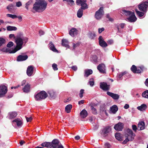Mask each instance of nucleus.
I'll return each mask as SVG.
<instances>
[{"instance_id":"nucleus-31","label":"nucleus","mask_w":148,"mask_h":148,"mask_svg":"<svg viewBox=\"0 0 148 148\" xmlns=\"http://www.w3.org/2000/svg\"><path fill=\"white\" fill-rule=\"evenodd\" d=\"M48 95L51 98L53 99L55 98L56 95L55 92L53 90H50L48 92V94L47 93V97Z\"/></svg>"},{"instance_id":"nucleus-33","label":"nucleus","mask_w":148,"mask_h":148,"mask_svg":"<svg viewBox=\"0 0 148 148\" xmlns=\"http://www.w3.org/2000/svg\"><path fill=\"white\" fill-rule=\"evenodd\" d=\"M110 111L113 113H115L118 110V108L116 105H114L110 108Z\"/></svg>"},{"instance_id":"nucleus-32","label":"nucleus","mask_w":148,"mask_h":148,"mask_svg":"<svg viewBox=\"0 0 148 148\" xmlns=\"http://www.w3.org/2000/svg\"><path fill=\"white\" fill-rule=\"evenodd\" d=\"M147 108V106L145 104H142L140 106L137 107V109L140 111H144Z\"/></svg>"},{"instance_id":"nucleus-26","label":"nucleus","mask_w":148,"mask_h":148,"mask_svg":"<svg viewBox=\"0 0 148 148\" xmlns=\"http://www.w3.org/2000/svg\"><path fill=\"white\" fill-rule=\"evenodd\" d=\"M17 115V112H9L8 116L11 119L14 118Z\"/></svg>"},{"instance_id":"nucleus-11","label":"nucleus","mask_w":148,"mask_h":148,"mask_svg":"<svg viewBox=\"0 0 148 148\" xmlns=\"http://www.w3.org/2000/svg\"><path fill=\"white\" fill-rule=\"evenodd\" d=\"M100 88L104 91H107L110 89V85L106 82H101L100 84Z\"/></svg>"},{"instance_id":"nucleus-24","label":"nucleus","mask_w":148,"mask_h":148,"mask_svg":"<svg viewBox=\"0 0 148 148\" xmlns=\"http://www.w3.org/2000/svg\"><path fill=\"white\" fill-rule=\"evenodd\" d=\"M145 128V123L144 121L139 122L138 124V129L139 130H144Z\"/></svg>"},{"instance_id":"nucleus-60","label":"nucleus","mask_w":148,"mask_h":148,"mask_svg":"<svg viewBox=\"0 0 148 148\" xmlns=\"http://www.w3.org/2000/svg\"><path fill=\"white\" fill-rule=\"evenodd\" d=\"M129 141H130L128 139L126 138L123 141V144H126L127 142H128Z\"/></svg>"},{"instance_id":"nucleus-59","label":"nucleus","mask_w":148,"mask_h":148,"mask_svg":"<svg viewBox=\"0 0 148 148\" xmlns=\"http://www.w3.org/2000/svg\"><path fill=\"white\" fill-rule=\"evenodd\" d=\"M106 18H108L110 21H113V19L110 17V16L109 14H107Z\"/></svg>"},{"instance_id":"nucleus-34","label":"nucleus","mask_w":148,"mask_h":148,"mask_svg":"<svg viewBox=\"0 0 148 148\" xmlns=\"http://www.w3.org/2000/svg\"><path fill=\"white\" fill-rule=\"evenodd\" d=\"M23 90L24 92L28 93L30 91V85L28 84L25 85Z\"/></svg>"},{"instance_id":"nucleus-17","label":"nucleus","mask_w":148,"mask_h":148,"mask_svg":"<svg viewBox=\"0 0 148 148\" xmlns=\"http://www.w3.org/2000/svg\"><path fill=\"white\" fill-rule=\"evenodd\" d=\"M106 93L107 95L111 97L114 100H118L119 98V96L118 94H115L109 91H107Z\"/></svg>"},{"instance_id":"nucleus-40","label":"nucleus","mask_w":148,"mask_h":148,"mask_svg":"<svg viewBox=\"0 0 148 148\" xmlns=\"http://www.w3.org/2000/svg\"><path fill=\"white\" fill-rule=\"evenodd\" d=\"M126 71H125L123 72H121L117 75L118 79V80L121 79V78L124 75L127 73Z\"/></svg>"},{"instance_id":"nucleus-53","label":"nucleus","mask_w":148,"mask_h":148,"mask_svg":"<svg viewBox=\"0 0 148 148\" xmlns=\"http://www.w3.org/2000/svg\"><path fill=\"white\" fill-rule=\"evenodd\" d=\"M63 1H66L70 3L71 5H73L74 4V1L73 0H63Z\"/></svg>"},{"instance_id":"nucleus-37","label":"nucleus","mask_w":148,"mask_h":148,"mask_svg":"<svg viewBox=\"0 0 148 148\" xmlns=\"http://www.w3.org/2000/svg\"><path fill=\"white\" fill-rule=\"evenodd\" d=\"M7 29L8 31H16L17 28L16 27L8 26L7 27Z\"/></svg>"},{"instance_id":"nucleus-13","label":"nucleus","mask_w":148,"mask_h":148,"mask_svg":"<svg viewBox=\"0 0 148 148\" xmlns=\"http://www.w3.org/2000/svg\"><path fill=\"white\" fill-rule=\"evenodd\" d=\"M99 45L102 47H106L108 45L104 40L102 36H100L98 38Z\"/></svg>"},{"instance_id":"nucleus-8","label":"nucleus","mask_w":148,"mask_h":148,"mask_svg":"<svg viewBox=\"0 0 148 148\" xmlns=\"http://www.w3.org/2000/svg\"><path fill=\"white\" fill-rule=\"evenodd\" d=\"M143 68V67H139L137 68L135 65H133L131 68V70L134 73H138L142 72Z\"/></svg>"},{"instance_id":"nucleus-2","label":"nucleus","mask_w":148,"mask_h":148,"mask_svg":"<svg viewBox=\"0 0 148 148\" xmlns=\"http://www.w3.org/2000/svg\"><path fill=\"white\" fill-rule=\"evenodd\" d=\"M28 39L27 38L24 37L22 35L17 36L15 39L16 46L14 49L16 52L22 48L23 42L26 43L27 42Z\"/></svg>"},{"instance_id":"nucleus-49","label":"nucleus","mask_w":148,"mask_h":148,"mask_svg":"<svg viewBox=\"0 0 148 148\" xmlns=\"http://www.w3.org/2000/svg\"><path fill=\"white\" fill-rule=\"evenodd\" d=\"M52 67L53 68V69L55 71H57L58 70L57 65L56 64L53 63L52 65Z\"/></svg>"},{"instance_id":"nucleus-29","label":"nucleus","mask_w":148,"mask_h":148,"mask_svg":"<svg viewBox=\"0 0 148 148\" xmlns=\"http://www.w3.org/2000/svg\"><path fill=\"white\" fill-rule=\"evenodd\" d=\"M88 113L87 111L85 110H83L80 112V114L81 118H85L88 115Z\"/></svg>"},{"instance_id":"nucleus-36","label":"nucleus","mask_w":148,"mask_h":148,"mask_svg":"<svg viewBox=\"0 0 148 148\" xmlns=\"http://www.w3.org/2000/svg\"><path fill=\"white\" fill-rule=\"evenodd\" d=\"M15 6L12 4H11L8 5L7 7V9L10 12L13 11L14 9Z\"/></svg>"},{"instance_id":"nucleus-42","label":"nucleus","mask_w":148,"mask_h":148,"mask_svg":"<svg viewBox=\"0 0 148 148\" xmlns=\"http://www.w3.org/2000/svg\"><path fill=\"white\" fill-rule=\"evenodd\" d=\"M135 11L137 15L139 17H142L144 14V13L140 12L136 9L135 10Z\"/></svg>"},{"instance_id":"nucleus-3","label":"nucleus","mask_w":148,"mask_h":148,"mask_svg":"<svg viewBox=\"0 0 148 148\" xmlns=\"http://www.w3.org/2000/svg\"><path fill=\"white\" fill-rule=\"evenodd\" d=\"M35 100L37 101H40L46 98V92L44 91H42L34 95Z\"/></svg>"},{"instance_id":"nucleus-43","label":"nucleus","mask_w":148,"mask_h":148,"mask_svg":"<svg viewBox=\"0 0 148 148\" xmlns=\"http://www.w3.org/2000/svg\"><path fill=\"white\" fill-rule=\"evenodd\" d=\"M97 57L96 55H93L92 56L91 60L94 63L97 62Z\"/></svg>"},{"instance_id":"nucleus-56","label":"nucleus","mask_w":148,"mask_h":148,"mask_svg":"<svg viewBox=\"0 0 148 148\" xmlns=\"http://www.w3.org/2000/svg\"><path fill=\"white\" fill-rule=\"evenodd\" d=\"M104 28L103 27L99 28L98 29V32L99 34L101 33L103 31H104Z\"/></svg>"},{"instance_id":"nucleus-55","label":"nucleus","mask_w":148,"mask_h":148,"mask_svg":"<svg viewBox=\"0 0 148 148\" xmlns=\"http://www.w3.org/2000/svg\"><path fill=\"white\" fill-rule=\"evenodd\" d=\"M13 96V94L11 92L9 94H8L7 95V98H10L12 97Z\"/></svg>"},{"instance_id":"nucleus-47","label":"nucleus","mask_w":148,"mask_h":148,"mask_svg":"<svg viewBox=\"0 0 148 148\" xmlns=\"http://www.w3.org/2000/svg\"><path fill=\"white\" fill-rule=\"evenodd\" d=\"M100 110L101 111H103L106 109V105L105 104L101 105L100 107Z\"/></svg>"},{"instance_id":"nucleus-14","label":"nucleus","mask_w":148,"mask_h":148,"mask_svg":"<svg viewBox=\"0 0 148 148\" xmlns=\"http://www.w3.org/2000/svg\"><path fill=\"white\" fill-rule=\"evenodd\" d=\"M16 124L18 127H22L23 123L20 119L16 118L12 121V124L13 125H15Z\"/></svg>"},{"instance_id":"nucleus-50","label":"nucleus","mask_w":148,"mask_h":148,"mask_svg":"<svg viewBox=\"0 0 148 148\" xmlns=\"http://www.w3.org/2000/svg\"><path fill=\"white\" fill-rule=\"evenodd\" d=\"M14 45V43L12 41L9 42L7 45V47L8 48H10L13 46Z\"/></svg>"},{"instance_id":"nucleus-15","label":"nucleus","mask_w":148,"mask_h":148,"mask_svg":"<svg viewBox=\"0 0 148 148\" xmlns=\"http://www.w3.org/2000/svg\"><path fill=\"white\" fill-rule=\"evenodd\" d=\"M86 0H76V3L77 5H80L81 7H85L88 8V6L86 3Z\"/></svg>"},{"instance_id":"nucleus-6","label":"nucleus","mask_w":148,"mask_h":148,"mask_svg":"<svg viewBox=\"0 0 148 148\" xmlns=\"http://www.w3.org/2000/svg\"><path fill=\"white\" fill-rule=\"evenodd\" d=\"M148 7V1H145L141 2L138 5L139 9L144 12H146Z\"/></svg>"},{"instance_id":"nucleus-63","label":"nucleus","mask_w":148,"mask_h":148,"mask_svg":"<svg viewBox=\"0 0 148 148\" xmlns=\"http://www.w3.org/2000/svg\"><path fill=\"white\" fill-rule=\"evenodd\" d=\"M33 2L32 0H30L26 4V5H29L32 3Z\"/></svg>"},{"instance_id":"nucleus-9","label":"nucleus","mask_w":148,"mask_h":148,"mask_svg":"<svg viewBox=\"0 0 148 148\" xmlns=\"http://www.w3.org/2000/svg\"><path fill=\"white\" fill-rule=\"evenodd\" d=\"M8 91L7 87L4 85L0 86V97H2L5 95Z\"/></svg>"},{"instance_id":"nucleus-58","label":"nucleus","mask_w":148,"mask_h":148,"mask_svg":"<svg viewBox=\"0 0 148 148\" xmlns=\"http://www.w3.org/2000/svg\"><path fill=\"white\" fill-rule=\"evenodd\" d=\"M105 146L106 148H110L111 146L110 144L108 143H106Z\"/></svg>"},{"instance_id":"nucleus-22","label":"nucleus","mask_w":148,"mask_h":148,"mask_svg":"<svg viewBox=\"0 0 148 148\" xmlns=\"http://www.w3.org/2000/svg\"><path fill=\"white\" fill-rule=\"evenodd\" d=\"M34 68L32 66H29L27 69V74L29 76H31L33 72Z\"/></svg>"},{"instance_id":"nucleus-54","label":"nucleus","mask_w":148,"mask_h":148,"mask_svg":"<svg viewBox=\"0 0 148 148\" xmlns=\"http://www.w3.org/2000/svg\"><path fill=\"white\" fill-rule=\"evenodd\" d=\"M25 118L27 122H30L32 119V118L31 116H30L29 117L25 116Z\"/></svg>"},{"instance_id":"nucleus-5","label":"nucleus","mask_w":148,"mask_h":148,"mask_svg":"<svg viewBox=\"0 0 148 148\" xmlns=\"http://www.w3.org/2000/svg\"><path fill=\"white\" fill-rule=\"evenodd\" d=\"M59 141L58 140L54 139L51 142V143L47 142V148H57L59 145Z\"/></svg>"},{"instance_id":"nucleus-39","label":"nucleus","mask_w":148,"mask_h":148,"mask_svg":"<svg viewBox=\"0 0 148 148\" xmlns=\"http://www.w3.org/2000/svg\"><path fill=\"white\" fill-rule=\"evenodd\" d=\"M115 138L118 140L121 141L122 140V138L121 137V134L119 133H116L115 135Z\"/></svg>"},{"instance_id":"nucleus-45","label":"nucleus","mask_w":148,"mask_h":148,"mask_svg":"<svg viewBox=\"0 0 148 148\" xmlns=\"http://www.w3.org/2000/svg\"><path fill=\"white\" fill-rule=\"evenodd\" d=\"M7 16L12 19H15L17 18V16L16 15H13L11 14H7L6 15Z\"/></svg>"},{"instance_id":"nucleus-46","label":"nucleus","mask_w":148,"mask_h":148,"mask_svg":"<svg viewBox=\"0 0 148 148\" xmlns=\"http://www.w3.org/2000/svg\"><path fill=\"white\" fill-rule=\"evenodd\" d=\"M94 83V82L93 78H91L89 79V81L88 83V84H89L91 86H93Z\"/></svg>"},{"instance_id":"nucleus-10","label":"nucleus","mask_w":148,"mask_h":148,"mask_svg":"<svg viewBox=\"0 0 148 148\" xmlns=\"http://www.w3.org/2000/svg\"><path fill=\"white\" fill-rule=\"evenodd\" d=\"M111 131V129L109 126L105 127L102 130L101 133V135L103 136H107Z\"/></svg>"},{"instance_id":"nucleus-23","label":"nucleus","mask_w":148,"mask_h":148,"mask_svg":"<svg viewBox=\"0 0 148 148\" xmlns=\"http://www.w3.org/2000/svg\"><path fill=\"white\" fill-rule=\"evenodd\" d=\"M1 50L3 52L8 53H13L16 52V51H15L14 49L11 50L9 48H8L5 47L1 49Z\"/></svg>"},{"instance_id":"nucleus-61","label":"nucleus","mask_w":148,"mask_h":148,"mask_svg":"<svg viewBox=\"0 0 148 148\" xmlns=\"http://www.w3.org/2000/svg\"><path fill=\"white\" fill-rule=\"evenodd\" d=\"M45 33L42 30H40L39 32V34L40 36H41L44 34Z\"/></svg>"},{"instance_id":"nucleus-7","label":"nucleus","mask_w":148,"mask_h":148,"mask_svg":"<svg viewBox=\"0 0 148 148\" xmlns=\"http://www.w3.org/2000/svg\"><path fill=\"white\" fill-rule=\"evenodd\" d=\"M103 10V7H101L96 12L95 17L97 19L99 20L103 16L104 13Z\"/></svg>"},{"instance_id":"nucleus-38","label":"nucleus","mask_w":148,"mask_h":148,"mask_svg":"<svg viewBox=\"0 0 148 148\" xmlns=\"http://www.w3.org/2000/svg\"><path fill=\"white\" fill-rule=\"evenodd\" d=\"M72 108V106L71 104H69L66 106L65 107L66 111L67 113H69Z\"/></svg>"},{"instance_id":"nucleus-64","label":"nucleus","mask_w":148,"mask_h":148,"mask_svg":"<svg viewBox=\"0 0 148 148\" xmlns=\"http://www.w3.org/2000/svg\"><path fill=\"white\" fill-rule=\"evenodd\" d=\"M145 84L146 86L148 87V78L146 79Z\"/></svg>"},{"instance_id":"nucleus-19","label":"nucleus","mask_w":148,"mask_h":148,"mask_svg":"<svg viewBox=\"0 0 148 148\" xmlns=\"http://www.w3.org/2000/svg\"><path fill=\"white\" fill-rule=\"evenodd\" d=\"M87 7H81V8L78 10L77 13V16L79 18H81L83 14V10L87 9Z\"/></svg>"},{"instance_id":"nucleus-12","label":"nucleus","mask_w":148,"mask_h":148,"mask_svg":"<svg viewBox=\"0 0 148 148\" xmlns=\"http://www.w3.org/2000/svg\"><path fill=\"white\" fill-rule=\"evenodd\" d=\"M124 125L123 123L121 122H119L115 125L114 128L117 131H122Z\"/></svg>"},{"instance_id":"nucleus-44","label":"nucleus","mask_w":148,"mask_h":148,"mask_svg":"<svg viewBox=\"0 0 148 148\" xmlns=\"http://www.w3.org/2000/svg\"><path fill=\"white\" fill-rule=\"evenodd\" d=\"M5 42V39L0 37V47L4 44Z\"/></svg>"},{"instance_id":"nucleus-20","label":"nucleus","mask_w":148,"mask_h":148,"mask_svg":"<svg viewBox=\"0 0 148 148\" xmlns=\"http://www.w3.org/2000/svg\"><path fill=\"white\" fill-rule=\"evenodd\" d=\"M127 21L130 22H135L137 20V18L135 16L134 12L132 13V14L129 16V17L127 18Z\"/></svg>"},{"instance_id":"nucleus-18","label":"nucleus","mask_w":148,"mask_h":148,"mask_svg":"<svg viewBox=\"0 0 148 148\" xmlns=\"http://www.w3.org/2000/svg\"><path fill=\"white\" fill-rule=\"evenodd\" d=\"M97 69L101 73H106L105 66L103 64H99L97 67Z\"/></svg>"},{"instance_id":"nucleus-41","label":"nucleus","mask_w":148,"mask_h":148,"mask_svg":"<svg viewBox=\"0 0 148 148\" xmlns=\"http://www.w3.org/2000/svg\"><path fill=\"white\" fill-rule=\"evenodd\" d=\"M142 96L144 98L148 99V90H146L143 92Z\"/></svg>"},{"instance_id":"nucleus-28","label":"nucleus","mask_w":148,"mask_h":148,"mask_svg":"<svg viewBox=\"0 0 148 148\" xmlns=\"http://www.w3.org/2000/svg\"><path fill=\"white\" fill-rule=\"evenodd\" d=\"M62 46L67 48H69L70 46L69 45V42L67 40L63 39L62 40Z\"/></svg>"},{"instance_id":"nucleus-25","label":"nucleus","mask_w":148,"mask_h":148,"mask_svg":"<svg viewBox=\"0 0 148 148\" xmlns=\"http://www.w3.org/2000/svg\"><path fill=\"white\" fill-rule=\"evenodd\" d=\"M77 33V30L75 28H72L69 32V34L72 36H74L76 35Z\"/></svg>"},{"instance_id":"nucleus-48","label":"nucleus","mask_w":148,"mask_h":148,"mask_svg":"<svg viewBox=\"0 0 148 148\" xmlns=\"http://www.w3.org/2000/svg\"><path fill=\"white\" fill-rule=\"evenodd\" d=\"M91 108L92 110V112L93 114H95L97 113V111L96 108H94V107L92 106H91Z\"/></svg>"},{"instance_id":"nucleus-51","label":"nucleus","mask_w":148,"mask_h":148,"mask_svg":"<svg viewBox=\"0 0 148 148\" xmlns=\"http://www.w3.org/2000/svg\"><path fill=\"white\" fill-rule=\"evenodd\" d=\"M84 90L83 89H81L80 91V93L79 94V97L81 98H82L83 97V93H84Z\"/></svg>"},{"instance_id":"nucleus-35","label":"nucleus","mask_w":148,"mask_h":148,"mask_svg":"<svg viewBox=\"0 0 148 148\" xmlns=\"http://www.w3.org/2000/svg\"><path fill=\"white\" fill-rule=\"evenodd\" d=\"M122 13L123 14H125L127 16H130L132 14V13H134V12H132L126 10H122Z\"/></svg>"},{"instance_id":"nucleus-1","label":"nucleus","mask_w":148,"mask_h":148,"mask_svg":"<svg viewBox=\"0 0 148 148\" xmlns=\"http://www.w3.org/2000/svg\"><path fill=\"white\" fill-rule=\"evenodd\" d=\"M33 5L32 12L33 13L40 12L41 10H44L46 7V2L44 0H36Z\"/></svg>"},{"instance_id":"nucleus-16","label":"nucleus","mask_w":148,"mask_h":148,"mask_svg":"<svg viewBox=\"0 0 148 148\" xmlns=\"http://www.w3.org/2000/svg\"><path fill=\"white\" fill-rule=\"evenodd\" d=\"M48 47L50 50L53 52L57 53H58L59 52L56 49L54 45L51 41L50 42L48 45Z\"/></svg>"},{"instance_id":"nucleus-27","label":"nucleus","mask_w":148,"mask_h":148,"mask_svg":"<svg viewBox=\"0 0 148 148\" xmlns=\"http://www.w3.org/2000/svg\"><path fill=\"white\" fill-rule=\"evenodd\" d=\"M92 71L90 69H86L84 70V76L86 77H88L92 73Z\"/></svg>"},{"instance_id":"nucleus-21","label":"nucleus","mask_w":148,"mask_h":148,"mask_svg":"<svg viewBox=\"0 0 148 148\" xmlns=\"http://www.w3.org/2000/svg\"><path fill=\"white\" fill-rule=\"evenodd\" d=\"M28 58L27 55H19L17 58L16 60L18 62L23 61L26 60Z\"/></svg>"},{"instance_id":"nucleus-30","label":"nucleus","mask_w":148,"mask_h":148,"mask_svg":"<svg viewBox=\"0 0 148 148\" xmlns=\"http://www.w3.org/2000/svg\"><path fill=\"white\" fill-rule=\"evenodd\" d=\"M88 37L91 39L94 38L96 36L95 33L94 32H89L87 34Z\"/></svg>"},{"instance_id":"nucleus-62","label":"nucleus","mask_w":148,"mask_h":148,"mask_svg":"<svg viewBox=\"0 0 148 148\" xmlns=\"http://www.w3.org/2000/svg\"><path fill=\"white\" fill-rule=\"evenodd\" d=\"M71 68L74 71H76L77 69V67L76 66H72L71 67Z\"/></svg>"},{"instance_id":"nucleus-4","label":"nucleus","mask_w":148,"mask_h":148,"mask_svg":"<svg viewBox=\"0 0 148 148\" xmlns=\"http://www.w3.org/2000/svg\"><path fill=\"white\" fill-rule=\"evenodd\" d=\"M125 136V137L127 138L130 141H132L134 139L135 134L133 133L131 129H128L126 130Z\"/></svg>"},{"instance_id":"nucleus-52","label":"nucleus","mask_w":148,"mask_h":148,"mask_svg":"<svg viewBox=\"0 0 148 148\" xmlns=\"http://www.w3.org/2000/svg\"><path fill=\"white\" fill-rule=\"evenodd\" d=\"M132 128L133 130L135 132H136L137 130L138 129V128H137L136 126L134 125H132Z\"/></svg>"},{"instance_id":"nucleus-57","label":"nucleus","mask_w":148,"mask_h":148,"mask_svg":"<svg viewBox=\"0 0 148 148\" xmlns=\"http://www.w3.org/2000/svg\"><path fill=\"white\" fill-rule=\"evenodd\" d=\"M22 5V3L21 2L18 1L16 3V6L17 7H20Z\"/></svg>"}]
</instances>
